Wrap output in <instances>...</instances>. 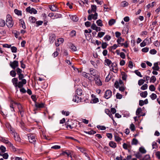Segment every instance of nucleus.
I'll use <instances>...</instances> for the list:
<instances>
[{
	"mask_svg": "<svg viewBox=\"0 0 160 160\" xmlns=\"http://www.w3.org/2000/svg\"><path fill=\"white\" fill-rule=\"evenodd\" d=\"M12 82L15 87L16 89H17L18 88H22L23 85L26 84L27 82L25 79H23L22 81L18 82V79L17 78H13L12 80Z\"/></svg>",
	"mask_w": 160,
	"mask_h": 160,
	"instance_id": "obj_1",
	"label": "nucleus"
},
{
	"mask_svg": "<svg viewBox=\"0 0 160 160\" xmlns=\"http://www.w3.org/2000/svg\"><path fill=\"white\" fill-rule=\"evenodd\" d=\"M6 24L8 28H11L12 27L13 22L10 15L8 14L6 16Z\"/></svg>",
	"mask_w": 160,
	"mask_h": 160,
	"instance_id": "obj_2",
	"label": "nucleus"
},
{
	"mask_svg": "<svg viewBox=\"0 0 160 160\" xmlns=\"http://www.w3.org/2000/svg\"><path fill=\"white\" fill-rule=\"evenodd\" d=\"M37 138L35 134L31 133V143H33L34 145L36 143Z\"/></svg>",
	"mask_w": 160,
	"mask_h": 160,
	"instance_id": "obj_3",
	"label": "nucleus"
},
{
	"mask_svg": "<svg viewBox=\"0 0 160 160\" xmlns=\"http://www.w3.org/2000/svg\"><path fill=\"white\" fill-rule=\"evenodd\" d=\"M117 66V64L116 63H112L111 67V71H113L114 73H117L118 71V68Z\"/></svg>",
	"mask_w": 160,
	"mask_h": 160,
	"instance_id": "obj_4",
	"label": "nucleus"
},
{
	"mask_svg": "<svg viewBox=\"0 0 160 160\" xmlns=\"http://www.w3.org/2000/svg\"><path fill=\"white\" fill-rule=\"evenodd\" d=\"M112 95V92L110 90H108L105 91L104 97L105 98L108 99L111 97Z\"/></svg>",
	"mask_w": 160,
	"mask_h": 160,
	"instance_id": "obj_5",
	"label": "nucleus"
},
{
	"mask_svg": "<svg viewBox=\"0 0 160 160\" xmlns=\"http://www.w3.org/2000/svg\"><path fill=\"white\" fill-rule=\"evenodd\" d=\"M82 75L91 81L94 80V77L91 75L89 73L84 72L82 73Z\"/></svg>",
	"mask_w": 160,
	"mask_h": 160,
	"instance_id": "obj_6",
	"label": "nucleus"
},
{
	"mask_svg": "<svg viewBox=\"0 0 160 160\" xmlns=\"http://www.w3.org/2000/svg\"><path fill=\"white\" fill-rule=\"evenodd\" d=\"M98 14L97 13H95L94 14H91L88 15V20L90 21L92 19L93 20H96L97 19Z\"/></svg>",
	"mask_w": 160,
	"mask_h": 160,
	"instance_id": "obj_7",
	"label": "nucleus"
},
{
	"mask_svg": "<svg viewBox=\"0 0 160 160\" xmlns=\"http://www.w3.org/2000/svg\"><path fill=\"white\" fill-rule=\"evenodd\" d=\"M89 71L90 75H92V76H94V78L97 77V76H98V75H97V71L96 70L94 69L93 68H89Z\"/></svg>",
	"mask_w": 160,
	"mask_h": 160,
	"instance_id": "obj_8",
	"label": "nucleus"
},
{
	"mask_svg": "<svg viewBox=\"0 0 160 160\" xmlns=\"http://www.w3.org/2000/svg\"><path fill=\"white\" fill-rule=\"evenodd\" d=\"M94 80L95 81L96 84L98 86H101L102 85V82L101 81L99 76H98L97 77L94 78Z\"/></svg>",
	"mask_w": 160,
	"mask_h": 160,
	"instance_id": "obj_9",
	"label": "nucleus"
},
{
	"mask_svg": "<svg viewBox=\"0 0 160 160\" xmlns=\"http://www.w3.org/2000/svg\"><path fill=\"white\" fill-rule=\"evenodd\" d=\"M45 103H39L36 102L35 103V106L37 109L43 108L45 107Z\"/></svg>",
	"mask_w": 160,
	"mask_h": 160,
	"instance_id": "obj_10",
	"label": "nucleus"
},
{
	"mask_svg": "<svg viewBox=\"0 0 160 160\" xmlns=\"http://www.w3.org/2000/svg\"><path fill=\"white\" fill-rule=\"evenodd\" d=\"M10 65L13 69H15L18 65V61H14L13 62H10Z\"/></svg>",
	"mask_w": 160,
	"mask_h": 160,
	"instance_id": "obj_11",
	"label": "nucleus"
},
{
	"mask_svg": "<svg viewBox=\"0 0 160 160\" xmlns=\"http://www.w3.org/2000/svg\"><path fill=\"white\" fill-rule=\"evenodd\" d=\"M64 41V39L62 38H59L57 40V41L55 42V45L56 47H58L59 45L62 43Z\"/></svg>",
	"mask_w": 160,
	"mask_h": 160,
	"instance_id": "obj_12",
	"label": "nucleus"
},
{
	"mask_svg": "<svg viewBox=\"0 0 160 160\" xmlns=\"http://www.w3.org/2000/svg\"><path fill=\"white\" fill-rule=\"evenodd\" d=\"M1 141L3 142L6 144H7L9 146L12 147V148L14 147L12 144L8 140L5 139L4 138H2L1 139Z\"/></svg>",
	"mask_w": 160,
	"mask_h": 160,
	"instance_id": "obj_13",
	"label": "nucleus"
},
{
	"mask_svg": "<svg viewBox=\"0 0 160 160\" xmlns=\"http://www.w3.org/2000/svg\"><path fill=\"white\" fill-rule=\"evenodd\" d=\"M49 7L50 9L52 11L55 12L57 11L58 10V8L57 7V6L54 5H50L49 6Z\"/></svg>",
	"mask_w": 160,
	"mask_h": 160,
	"instance_id": "obj_14",
	"label": "nucleus"
},
{
	"mask_svg": "<svg viewBox=\"0 0 160 160\" xmlns=\"http://www.w3.org/2000/svg\"><path fill=\"white\" fill-rule=\"evenodd\" d=\"M55 35L54 34H51L49 36V41L50 43H53L54 40L55 38Z\"/></svg>",
	"mask_w": 160,
	"mask_h": 160,
	"instance_id": "obj_15",
	"label": "nucleus"
},
{
	"mask_svg": "<svg viewBox=\"0 0 160 160\" xmlns=\"http://www.w3.org/2000/svg\"><path fill=\"white\" fill-rule=\"evenodd\" d=\"M72 101L75 102H78L80 101L79 98L76 95H74L73 97Z\"/></svg>",
	"mask_w": 160,
	"mask_h": 160,
	"instance_id": "obj_16",
	"label": "nucleus"
},
{
	"mask_svg": "<svg viewBox=\"0 0 160 160\" xmlns=\"http://www.w3.org/2000/svg\"><path fill=\"white\" fill-rule=\"evenodd\" d=\"M92 101L93 103H96L99 102V100L98 98H96L93 95H92Z\"/></svg>",
	"mask_w": 160,
	"mask_h": 160,
	"instance_id": "obj_17",
	"label": "nucleus"
},
{
	"mask_svg": "<svg viewBox=\"0 0 160 160\" xmlns=\"http://www.w3.org/2000/svg\"><path fill=\"white\" fill-rule=\"evenodd\" d=\"M158 63L157 62L155 63L154 64V66L152 67V69L158 71L159 69V67L158 65Z\"/></svg>",
	"mask_w": 160,
	"mask_h": 160,
	"instance_id": "obj_18",
	"label": "nucleus"
},
{
	"mask_svg": "<svg viewBox=\"0 0 160 160\" xmlns=\"http://www.w3.org/2000/svg\"><path fill=\"white\" fill-rule=\"evenodd\" d=\"M43 23V21H37L35 24H34V27H38L40 25H41Z\"/></svg>",
	"mask_w": 160,
	"mask_h": 160,
	"instance_id": "obj_19",
	"label": "nucleus"
},
{
	"mask_svg": "<svg viewBox=\"0 0 160 160\" xmlns=\"http://www.w3.org/2000/svg\"><path fill=\"white\" fill-rule=\"evenodd\" d=\"M109 145L112 148H115L116 147V144L113 141H111L109 143Z\"/></svg>",
	"mask_w": 160,
	"mask_h": 160,
	"instance_id": "obj_20",
	"label": "nucleus"
},
{
	"mask_svg": "<svg viewBox=\"0 0 160 160\" xmlns=\"http://www.w3.org/2000/svg\"><path fill=\"white\" fill-rule=\"evenodd\" d=\"M105 63L106 65H107L108 66H109L112 63L111 60L108 59H106L105 60Z\"/></svg>",
	"mask_w": 160,
	"mask_h": 160,
	"instance_id": "obj_21",
	"label": "nucleus"
},
{
	"mask_svg": "<svg viewBox=\"0 0 160 160\" xmlns=\"http://www.w3.org/2000/svg\"><path fill=\"white\" fill-rule=\"evenodd\" d=\"M91 10L93 13H97V7L95 5H92L91 6Z\"/></svg>",
	"mask_w": 160,
	"mask_h": 160,
	"instance_id": "obj_22",
	"label": "nucleus"
},
{
	"mask_svg": "<svg viewBox=\"0 0 160 160\" xmlns=\"http://www.w3.org/2000/svg\"><path fill=\"white\" fill-rule=\"evenodd\" d=\"M138 142V140L135 138H133L131 142V144L132 145H137Z\"/></svg>",
	"mask_w": 160,
	"mask_h": 160,
	"instance_id": "obj_23",
	"label": "nucleus"
},
{
	"mask_svg": "<svg viewBox=\"0 0 160 160\" xmlns=\"http://www.w3.org/2000/svg\"><path fill=\"white\" fill-rule=\"evenodd\" d=\"M140 95L142 97L145 98L147 96L148 92L146 91L140 93Z\"/></svg>",
	"mask_w": 160,
	"mask_h": 160,
	"instance_id": "obj_24",
	"label": "nucleus"
},
{
	"mask_svg": "<svg viewBox=\"0 0 160 160\" xmlns=\"http://www.w3.org/2000/svg\"><path fill=\"white\" fill-rule=\"evenodd\" d=\"M31 98H32V100L35 102V103L36 102V101L37 100L38 97L36 95H32L31 96Z\"/></svg>",
	"mask_w": 160,
	"mask_h": 160,
	"instance_id": "obj_25",
	"label": "nucleus"
},
{
	"mask_svg": "<svg viewBox=\"0 0 160 160\" xmlns=\"http://www.w3.org/2000/svg\"><path fill=\"white\" fill-rule=\"evenodd\" d=\"M15 104H16V105H17L18 107V109L19 111L21 110H22L23 109L22 108V107L21 105L19 103L17 102H14Z\"/></svg>",
	"mask_w": 160,
	"mask_h": 160,
	"instance_id": "obj_26",
	"label": "nucleus"
},
{
	"mask_svg": "<svg viewBox=\"0 0 160 160\" xmlns=\"http://www.w3.org/2000/svg\"><path fill=\"white\" fill-rule=\"evenodd\" d=\"M0 155L2 156L3 158L5 159H8V155L7 153H4L2 154V153H1L0 152Z\"/></svg>",
	"mask_w": 160,
	"mask_h": 160,
	"instance_id": "obj_27",
	"label": "nucleus"
},
{
	"mask_svg": "<svg viewBox=\"0 0 160 160\" xmlns=\"http://www.w3.org/2000/svg\"><path fill=\"white\" fill-rule=\"evenodd\" d=\"M139 151L142 153L144 154L146 152V151L143 147H140L139 148Z\"/></svg>",
	"mask_w": 160,
	"mask_h": 160,
	"instance_id": "obj_28",
	"label": "nucleus"
},
{
	"mask_svg": "<svg viewBox=\"0 0 160 160\" xmlns=\"http://www.w3.org/2000/svg\"><path fill=\"white\" fill-rule=\"evenodd\" d=\"M14 12L18 16L22 15V12L21 11L17 9H16L14 10Z\"/></svg>",
	"mask_w": 160,
	"mask_h": 160,
	"instance_id": "obj_29",
	"label": "nucleus"
},
{
	"mask_svg": "<svg viewBox=\"0 0 160 160\" xmlns=\"http://www.w3.org/2000/svg\"><path fill=\"white\" fill-rule=\"evenodd\" d=\"M115 22V21L114 19L110 20L108 22V24L109 26H111L114 24Z\"/></svg>",
	"mask_w": 160,
	"mask_h": 160,
	"instance_id": "obj_30",
	"label": "nucleus"
},
{
	"mask_svg": "<svg viewBox=\"0 0 160 160\" xmlns=\"http://www.w3.org/2000/svg\"><path fill=\"white\" fill-rule=\"evenodd\" d=\"M20 23L22 25V28L25 29L26 28V27L25 25V23L24 21L22 19H21L20 20Z\"/></svg>",
	"mask_w": 160,
	"mask_h": 160,
	"instance_id": "obj_31",
	"label": "nucleus"
},
{
	"mask_svg": "<svg viewBox=\"0 0 160 160\" xmlns=\"http://www.w3.org/2000/svg\"><path fill=\"white\" fill-rule=\"evenodd\" d=\"M76 148L79 149L81 152L82 153H84L85 151H86V149L85 148H81L78 146H76Z\"/></svg>",
	"mask_w": 160,
	"mask_h": 160,
	"instance_id": "obj_32",
	"label": "nucleus"
},
{
	"mask_svg": "<svg viewBox=\"0 0 160 160\" xmlns=\"http://www.w3.org/2000/svg\"><path fill=\"white\" fill-rule=\"evenodd\" d=\"M128 4V3L126 1H123L121 3V6L123 7H126Z\"/></svg>",
	"mask_w": 160,
	"mask_h": 160,
	"instance_id": "obj_33",
	"label": "nucleus"
},
{
	"mask_svg": "<svg viewBox=\"0 0 160 160\" xmlns=\"http://www.w3.org/2000/svg\"><path fill=\"white\" fill-rule=\"evenodd\" d=\"M62 17V15L60 14L56 13L55 15L54 14V18L53 19H55L58 18H61Z\"/></svg>",
	"mask_w": 160,
	"mask_h": 160,
	"instance_id": "obj_34",
	"label": "nucleus"
},
{
	"mask_svg": "<svg viewBox=\"0 0 160 160\" xmlns=\"http://www.w3.org/2000/svg\"><path fill=\"white\" fill-rule=\"evenodd\" d=\"M5 25V22L2 19H0V27H4Z\"/></svg>",
	"mask_w": 160,
	"mask_h": 160,
	"instance_id": "obj_35",
	"label": "nucleus"
},
{
	"mask_svg": "<svg viewBox=\"0 0 160 160\" xmlns=\"http://www.w3.org/2000/svg\"><path fill=\"white\" fill-rule=\"evenodd\" d=\"M124 41V39L122 38L121 37H119L117 40V42L118 44H120V43L123 42Z\"/></svg>",
	"mask_w": 160,
	"mask_h": 160,
	"instance_id": "obj_36",
	"label": "nucleus"
},
{
	"mask_svg": "<svg viewBox=\"0 0 160 160\" xmlns=\"http://www.w3.org/2000/svg\"><path fill=\"white\" fill-rule=\"evenodd\" d=\"M71 19L74 22H77L78 20V18L76 15L72 16Z\"/></svg>",
	"mask_w": 160,
	"mask_h": 160,
	"instance_id": "obj_37",
	"label": "nucleus"
},
{
	"mask_svg": "<svg viewBox=\"0 0 160 160\" xmlns=\"http://www.w3.org/2000/svg\"><path fill=\"white\" fill-rule=\"evenodd\" d=\"M96 23L98 26L102 27L103 26V24L101 20L99 19L96 21Z\"/></svg>",
	"mask_w": 160,
	"mask_h": 160,
	"instance_id": "obj_38",
	"label": "nucleus"
},
{
	"mask_svg": "<svg viewBox=\"0 0 160 160\" xmlns=\"http://www.w3.org/2000/svg\"><path fill=\"white\" fill-rule=\"evenodd\" d=\"M118 47L117 45L116 44H114L113 46H111L109 48V50L112 51L113 50H115Z\"/></svg>",
	"mask_w": 160,
	"mask_h": 160,
	"instance_id": "obj_39",
	"label": "nucleus"
},
{
	"mask_svg": "<svg viewBox=\"0 0 160 160\" xmlns=\"http://www.w3.org/2000/svg\"><path fill=\"white\" fill-rule=\"evenodd\" d=\"M145 82V80L143 79H140L138 81V84L139 86H141Z\"/></svg>",
	"mask_w": 160,
	"mask_h": 160,
	"instance_id": "obj_40",
	"label": "nucleus"
},
{
	"mask_svg": "<svg viewBox=\"0 0 160 160\" xmlns=\"http://www.w3.org/2000/svg\"><path fill=\"white\" fill-rule=\"evenodd\" d=\"M148 85L147 84H144L141 87V89L142 90H145L147 89Z\"/></svg>",
	"mask_w": 160,
	"mask_h": 160,
	"instance_id": "obj_41",
	"label": "nucleus"
},
{
	"mask_svg": "<svg viewBox=\"0 0 160 160\" xmlns=\"http://www.w3.org/2000/svg\"><path fill=\"white\" fill-rule=\"evenodd\" d=\"M156 80V78L155 76H152L150 78V82H154Z\"/></svg>",
	"mask_w": 160,
	"mask_h": 160,
	"instance_id": "obj_42",
	"label": "nucleus"
},
{
	"mask_svg": "<svg viewBox=\"0 0 160 160\" xmlns=\"http://www.w3.org/2000/svg\"><path fill=\"white\" fill-rule=\"evenodd\" d=\"M115 140L117 142L120 141L122 139L118 135L114 136Z\"/></svg>",
	"mask_w": 160,
	"mask_h": 160,
	"instance_id": "obj_43",
	"label": "nucleus"
},
{
	"mask_svg": "<svg viewBox=\"0 0 160 160\" xmlns=\"http://www.w3.org/2000/svg\"><path fill=\"white\" fill-rule=\"evenodd\" d=\"M111 36L108 35H106L104 38V39L105 40V41H109L111 39Z\"/></svg>",
	"mask_w": 160,
	"mask_h": 160,
	"instance_id": "obj_44",
	"label": "nucleus"
},
{
	"mask_svg": "<svg viewBox=\"0 0 160 160\" xmlns=\"http://www.w3.org/2000/svg\"><path fill=\"white\" fill-rule=\"evenodd\" d=\"M105 113L108 115L110 117L112 116V114L111 113L110 111L108 109H106L105 110Z\"/></svg>",
	"mask_w": 160,
	"mask_h": 160,
	"instance_id": "obj_45",
	"label": "nucleus"
},
{
	"mask_svg": "<svg viewBox=\"0 0 160 160\" xmlns=\"http://www.w3.org/2000/svg\"><path fill=\"white\" fill-rule=\"evenodd\" d=\"M149 89L151 91H154L155 90V88L153 85H150L149 87Z\"/></svg>",
	"mask_w": 160,
	"mask_h": 160,
	"instance_id": "obj_46",
	"label": "nucleus"
},
{
	"mask_svg": "<svg viewBox=\"0 0 160 160\" xmlns=\"http://www.w3.org/2000/svg\"><path fill=\"white\" fill-rule=\"evenodd\" d=\"M14 137L16 141H19L20 140V138L18 137L17 133H14Z\"/></svg>",
	"mask_w": 160,
	"mask_h": 160,
	"instance_id": "obj_47",
	"label": "nucleus"
},
{
	"mask_svg": "<svg viewBox=\"0 0 160 160\" xmlns=\"http://www.w3.org/2000/svg\"><path fill=\"white\" fill-rule=\"evenodd\" d=\"M76 93L77 95H81L82 94V91L81 89H77Z\"/></svg>",
	"mask_w": 160,
	"mask_h": 160,
	"instance_id": "obj_48",
	"label": "nucleus"
},
{
	"mask_svg": "<svg viewBox=\"0 0 160 160\" xmlns=\"http://www.w3.org/2000/svg\"><path fill=\"white\" fill-rule=\"evenodd\" d=\"M150 98L152 100L155 99L157 97V95L154 93H152L150 96Z\"/></svg>",
	"mask_w": 160,
	"mask_h": 160,
	"instance_id": "obj_49",
	"label": "nucleus"
},
{
	"mask_svg": "<svg viewBox=\"0 0 160 160\" xmlns=\"http://www.w3.org/2000/svg\"><path fill=\"white\" fill-rule=\"evenodd\" d=\"M142 160H151L149 155H146L144 158H143Z\"/></svg>",
	"mask_w": 160,
	"mask_h": 160,
	"instance_id": "obj_50",
	"label": "nucleus"
},
{
	"mask_svg": "<svg viewBox=\"0 0 160 160\" xmlns=\"http://www.w3.org/2000/svg\"><path fill=\"white\" fill-rule=\"evenodd\" d=\"M108 45V44L106 42H103L102 44V48L103 49L106 48Z\"/></svg>",
	"mask_w": 160,
	"mask_h": 160,
	"instance_id": "obj_51",
	"label": "nucleus"
},
{
	"mask_svg": "<svg viewBox=\"0 0 160 160\" xmlns=\"http://www.w3.org/2000/svg\"><path fill=\"white\" fill-rule=\"evenodd\" d=\"M97 127L98 129L101 130H104L106 129V127L104 126L98 125Z\"/></svg>",
	"mask_w": 160,
	"mask_h": 160,
	"instance_id": "obj_52",
	"label": "nucleus"
},
{
	"mask_svg": "<svg viewBox=\"0 0 160 160\" xmlns=\"http://www.w3.org/2000/svg\"><path fill=\"white\" fill-rule=\"evenodd\" d=\"M37 11L34 8H32L31 9V14L33 13L36 14L37 13Z\"/></svg>",
	"mask_w": 160,
	"mask_h": 160,
	"instance_id": "obj_53",
	"label": "nucleus"
},
{
	"mask_svg": "<svg viewBox=\"0 0 160 160\" xmlns=\"http://www.w3.org/2000/svg\"><path fill=\"white\" fill-rule=\"evenodd\" d=\"M6 148L3 146L2 145L0 147V149L2 153L6 151Z\"/></svg>",
	"mask_w": 160,
	"mask_h": 160,
	"instance_id": "obj_54",
	"label": "nucleus"
},
{
	"mask_svg": "<svg viewBox=\"0 0 160 160\" xmlns=\"http://www.w3.org/2000/svg\"><path fill=\"white\" fill-rule=\"evenodd\" d=\"M147 40H144L142 42L140 43V46L141 47H144L146 45V42Z\"/></svg>",
	"mask_w": 160,
	"mask_h": 160,
	"instance_id": "obj_55",
	"label": "nucleus"
},
{
	"mask_svg": "<svg viewBox=\"0 0 160 160\" xmlns=\"http://www.w3.org/2000/svg\"><path fill=\"white\" fill-rule=\"evenodd\" d=\"M142 111V109L140 108H138L136 111V114L138 115Z\"/></svg>",
	"mask_w": 160,
	"mask_h": 160,
	"instance_id": "obj_56",
	"label": "nucleus"
},
{
	"mask_svg": "<svg viewBox=\"0 0 160 160\" xmlns=\"http://www.w3.org/2000/svg\"><path fill=\"white\" fill-rule=\"evenodd\" d=\"M134 72L135 73V74L138 76H139L140 77H142V76L141 74V72H140L138 71V70H136Z\"/></svg>",
	"mask_w": 160,
	"mask_h": 160,
	"instance_id": "obj_57",
	"label": "nucleus"
},
{
	"mask_svg": "<svg viewBox=\"0 0 160 160\" xmlns=\"http://www.w3.org/2000/svg\"><path fill=\"white\" fill-rule=\"evenodd\" d=\"M157 51L155 49H152L150 50L149 52L151 54H155L157 53Z\"/></svg>",
	"mask_w": 160,
	"mask_h": 160,
	"instance_id": "obj_58",
	"label": "nucleus"
},
{
	"mask_svg": "<svg viewBox=\"0 0 160 160\" xmlns=\"http://www.w3.org/2000/svg\"><path fill=\"white\" fill-rule=\"evenodd\" d=\"M130 128L132 131H134L135 130V127L133 123H132L130 125Z\"/></svg>",
	"mask_w": 160,
	"mask_h": 160,
	"instance_id": "obj_59",
	"label": "nucleus"
},
{
	"mask_svg": "<svg viewBox=\"0 0 160 160\" xmlns=\"http://www.w3.org/2000/svg\"><path fill=\"white\" fill-rule=\"evenodd\" d=\"M105 32H99L98 34V36L99 38H102L105 34Z\"/></svg>",
	"mask_w": 160,
	"mask_h": 160,
	"instance_id": "obj_60",
	"label": "nucleus"
},
{
	"mask_svg": "<svg viewBox=\"0 0 160 160\" xmlns=\"http://www.w3.org/2000/svg\"><path fill=\"white\" fill-rule=\"evenodd\" d=\"M31 18L32 22L33 24V25L34 26V24H35V22H37L36 19L35 17H33L31 16Z\"/></svg>",
	"mask_w": 160,
	"mask_h": 160,
	"instance_id": "obj_61",
	"label": "nucleus"
},
{
	"mask_svg": "<svg viewBox=\"0 0 160 160\" xmlns=\"http://www.w3.org/2000/svg\"><path fill=\"white\" fill-rule=\"evenodd\" d=\"M11 50L12 52H16L17 51V48L15 47H12L11 48Z\"/></svg>",
	"mask_w": 160,
	"mask_h": 160,
	"instance_id": "obj_62",
	"label": "nucleus"
},
{
	"mask_svg": "<svg viewBox=\"0 0 160 160\" xmlns=\"http://www.w3.org/2000/svg\"><path fill=\"white\" fill-rule=\"evenodd\" d=\"M10 75L13 77H14L16 75V73L14 71L12 70L10 72Z\"/></svg>",
	"mask_w": 160,
	"mask_h": 160,
	"instance_id": "obj_63",
	"label": "nucleus"
},
{
	"mask_svg": "<svg viewBox=\"0 0 160 160\" xmlns=\"http://www.w3.org/2000/svg\"><path fill=\"white\" fill-rule=\"evenodd\" d=\"M155 155L159 159H160V152L158 151L156 152Z\"/></svg>",
	"mask_w": 160,
	"mask_h": 160,
	"instance_id": "obj_64",
	"label": "nucleus"
}]
</instances>
